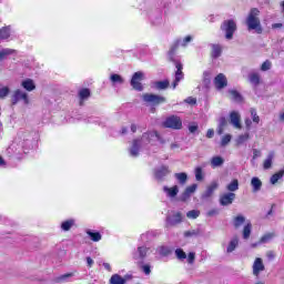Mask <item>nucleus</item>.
<instances>
[{
  "label": "nucleus",
  "mask_w": 284,
  "mask_h": 284,
  "mask_svg": "<svg viewBox=\"0 0 284 284\" xmlns=\"http://www.w3.org/2000/svg\"><path fill=\"white\" fill-rule=\"evenodd\" d=\"M273 161H274V152H270L267 158L263 162L264 170H272Z\"/></svg>",
  "instance_id": "nucleus-30"
},
{
  "label": "nucleus",
  "mask_w": 284,
  "mask_h": 284,
  "mask_svg": "<svg viewBox=\"0 0 284 284\" xmlns=\"http://www.w3.org/2000/svg\"><path fill=\"white\" fill-rule=\"evenodd\" d=\"M187 219H199L201 216V211L192 210L186 213Z\"/></svg>",
  "instance_id": "nucleus-44"
},
{
  "label": "nucleus",
  "mask_w": 284,
  "mask_h": 284,
  "mask_svg": "<svg viewBox=\"0 0 284 284\" xmlns=\"http://www.w3.org/2000/svg\"><path fill=\"white\" fill-rule=\"evenodd\" d=\"M103 267H104V270H106L108 272H112V266H110V263H103Z\"/></svg>",
  "instance_id": "nucleus-63"
},
{
  "label": "nucleus",
  "mask_w": 284,
  "mask_h": 284,
  "mask_svg": "<svg viewBox=\"0 0 284 284\" xmlns=\"http://www.w3.org/2000/svg\"><path fill=\"white\" fill-rule=\"evenodd\" d=\"M87 234H88V236H90L91 241H93L94 243H99V241H101V239H102V235L99 232H93V231L88 230Z\"/></svg>",
  "instance_id": "nucleus-37"
},
{
  "label": "nucleus",
  "mask_w": 284,
  "mask_h": 284,
  "mask_svg": "<svg viewBox=\"0 0 284 284\" xmlns=\"http://www.w3.org/2000/svg\"><path fill=\"white\" fill-rule=\"evenodd\" d=\"M145 74L142 71H138L133 74L131 79V87L133 90H136L138 92H143V84L141 81H143Z\"/></svg>",
  "instance_id": "nucleus-9"
},
{
  "label": "nucleus",
  "mask_w": 284,
  "mask_h": 284,
  "mask_svg": "<svg viewBox=\"0 0 284 284\" xmlns=\"http://www.w3.org/2000/svg\"><path fill=\"white\" fill-rule=\"evenodd\" d=\"M175 257L178 258V261H185L186 258V263H189V265H194V261H196V253L190 252L189 254H186L183 248H176Z\"/></svg>",
  "instance_id": "nucleus-7"
},
{
  "label": "nucleus",
  "mask_w": 284,
  "mask_h": 284,
  "mask_svg": "<svg viewBox=\"0 0 284 284\" xmlns=\"http://www.w3.org/2000/svg\"><path fill=\"white\" fill-rule=\"evenodd\" d=\"M10 101L11 105H19V103L30 105V95L22 89H16L11 94Z\"/></svg>",
  "instance_id": "nucleus-4"
},
{
  "label": "nucleus",
  "mask_w": 284,
  "mask_h": 284,
  "mask_svg": "<svg viewBox=\"0 0 284 284\" xmlns=\"http://www.w3.org/2000/svg\"><path fill=\"white\" fill-rule=\"evenodd\" d=\"M150 236H154V232L149 231V232L142 234L140 239H141V241L145 242V241H150Z\"/></svg>",
  "instance_id": "nucleus-53"
},
{
  "label": "nucleus",
  "mask_w": 284,
  "mask_h": 284,
  "mask_svg": "<svg viewBox=\"0 0 284 284\" xmlns=\"http://www.w3.org/2000/svg\"><path fill=\"white\" fill-rule=\"evenodd\" d=\"M192 236H199V231L191 230V231H185L184 232V237L185 239H192Z\"/></svg>",
  "instance_id": "nucleus-49"
},
{
  "label": "nucleus",
  "mask_w": 284,
  "mask_h": 284,
  "mask_svg": "<svg viewBox=\"0 0 284 284\" xmlns=\"http://www.w3.org/2000/svg\"><path fill=\"white\" fill-rule=\"evenodd\" d=\"M265 270V264L263 263V258L256 257L252 265V274L255 278H261V273Z\"/></svg>",
  "instance_id": "nucleus-10"
},
{
  "label": "nucleus",
  "mask_w": 284,
  "mask_h": 284,
  "mask_svg": "<svg viewBox=\"0 0 284 284\" xmlns=\"http://www.w3.org/2000/svg\"><path fill=\"white\" fill-rule=\"evenodd\" d=\"M245 125H246L247 130H250V128H252V120H250V118H247L245 120Z\"/></svg>",
  "instance_id": "nucleus-62"
},
{
  "label": "nucleus",
  "mask_w": 284,
  "mask_h": 284,
  "mask_svg": "<svg viewBox=\"0 0 284 284\" xmlns=\"http://www.w3.org/2000/svg\"><path fill=\"white\" fill-rule=\"evenodd\" d=\"M243 223H245V216L243 215H237L233 220V225L236 230H239V227L243 225Z\"/></svg>",
  "instance_id": "nucleus-40"
},
{
  "label": "nucleus",
  "mask_w": 284,
  "mask_h": 284,
  "mask_svg": "<svg viewBox=\"0 0 284 284\" xmlns=\"http://www.w3.org/2000/svg\"><path fill=\"white\" fill-rule=\"evenodd\" d=\"M110 284H125L126 280L119 274H113L109 281Z\"/></svg>",
  "instance_id": "nucleus-35"
},
{
  "label": "nucleus",
  "mask_w": 284,
  "mask_h": 284,
  "mask_svg": "<svg viewBox=\"0 0 284 284\" xmlns=\"http://www.w3.org/2000/svg\"><path fill=\"white\" fill-rule=\"evenodd\" d=\"M230 141H232V135L231 134L224 135L221 141L222 148H225V145H227Z\"/></svg>",
  "instance_id": "nucleus-50"
},
{
  "label": "nucleus",
  "mask_w": 284,
  "mask_h": 284,
  "mask_svg": "<svg viewBox=\"0 0 284 284\" xmlns=\"http://www.w3.org/2000/svg\"><path fill=\"white\" fill-rule=\"evenodd\" d=\"M87 264L88 267H92L94 265V260H92V257H87Z\"/></svg>",
  "instance_id": "nucleus-61"
},
{
  "label": "nucleus",
  "mask_w": 284,
  "mask_h": 284,
  "mask_svg": "<svg viewBox=\"0 0 284 284\" xmlns=\"http://www.w3.org/2000/svg\"><path fill=\"white\" fill-rule=\"evenodd\" d=\"M219 190V182L213 181L210 183V185L206 187V190L202 193L201 199L202 201H209V199H212L214 196V192Z\"/></svg>",
  "instance_id": "nucleus-13"
},
{
  "label": "nucleus",
  "mask_w": 284,
  "mask_h": 284,
  "mask_svg": "<svg viewBox=\"0 0 284 284\" xmlns=\"http://www.w3.org/2000/svg\"><path fill=\"white\" fill-rule=\"evenodd\" d=\"M168 174H170V168L169 166H161L159 169H155L154 179L159 183H163V181H165V176H168Z\"/></svg>",
  "instance_id": "nucleus-14"
},
{
  "label": "nucleus",
  "mask_w": 284,
  "mask_h": 284,
  "mask_svg": "<svg viewBox=\"0 0 284 284\" xmlns=\"http://www.w3.org/2000/svg\"><path fill=\"white\" fill-rule=\"evenodd\" d=\"M10 94V87L0 88V99H6Z\"/></svg>",
  "instance_id": "nucleus-45"
},
{
  "label": "nucleus",
  "mask_w": 284,
  "mask_h": 284,
  "mask_svg": "<svg viewBox=\"0 0 284 284\" xmlns=\"http://www.w3.org/2000/svg\"><path fill=\"white\" fill-rule=\"evenodd\" d=\"M11 32H12V27H10V26L2 27L0 29V41H3L6 39H10Z\"/></svg>",
  "instance_id": "nucleus-23"
},
{
  "label": "nucleus",
  "mask_w": 284,
  "mask_h": 284,
  "mask_svg": "<svg viewBox=\"0 0 284 284\" xmlns=\"http://www.w3.org/2000/svg\"><path fill=\"white\" fill-rule=\"evenodd\" d=\"M251 185L253 187V192H260L261 187H263V182L258 178H252Z\"/></svg>",
  "instance_id": "nucleus-34"
},
{
  "label": "nucleus",
  "mask_w": 284,
  "mask_h": 284,
  "mask_svg": "<svg viewBox=\"0 0 284 284\" xmlns=\"http://www.w3.org/2000/svg\"><path fill=\"white\" fill-rule=\"evenodd\" d=\"M182 222H183V214H181V212H176L173 215L166 216L165 227H174Z\"/></svg>",
  "instance_id": "nucleus-12"
},
{
  "label": "nucleus",
  "mask_w": 284,
  "mask_h": 284,
  "mask_svg": "<svg viewBox=\"0 0 284 284\" xmlns=\"http://www.w3.org/2000/svg\"><path fill=\"white\" fill-rule=\"evenodd\" d=\"M261 156V151L257 149L253 150V159H258Z\"/></svg>",
  "instance_id": "nucleus-59"
},
{
  "label": "nucleus",
  "mask_w": 284,
  "mask_h": 284,
  "mask_svg": "<svg viewBox=\"0 0 284 284\" xmlns=\"http://www.w3.org/2000/svg\"><path fill=\"white\" fill-rule=\"evenodd\" d=\"M227 125V120L225 118H220L219 120V126L220 128H225Z\"/></svg>",
  "instance_id": "nucleus-55"
},
{
  "label": "nucleus",
  "mask_w": 284,
  "mask_h": 284,
  "mask_svg": "<svg viewBox=\"0 0 284 284\" xmlns=\"http://www.w3.org/2000/svg\"><path fill=\"white\" fill-rule=\"evenodd\" d=\"M266 256H267V258H270V261H272L273 258H275V254H274V251H268L267 253H266Z\"/></svg>",
  "instance_id": "nucleus-60"
},
{
  "label": "nucleus",
  "mask_w": 284,
  "mask_h": 284,
  "mask_svg": "<svg viewBox=\"0 0 284 284\" xmlns=\"http://www.w3.org/2000/svg\"><path fill=\"white\" fill-rule=\"evenodd\" d=\"M250 140V133H244L237 136L236 139V144L237 145H243L246 141Z\"/></svg>",
  "instance_id": "nucleus-41"
},
{
  "label": "nucleus",
  "mask_w": 284,
  "mask_h": 284,
  "mask_svg": "<svg viewBox=\"0 0 284 284\" xmlns=\"http://www.w3.org/2000/svg\"><path fill=\"white\" fill-rule=\"evenodd\" d=\"M154 139H158V140L160 139L159 132L151 131V132L143 133L141 139H136L133 141L132 146L130 149V156H133V158L139 156V149L150 145V143H152Z\"/></svg>",
  "instance_id": "nucleus-2"
},
{
  "label": "nucleus",
  "mask_w": 284,
  "mask_h": 284,
  "mask_svg": "<svg viewBox=\"0 0 284 284\" xmlns=\"http://www.w3.org/2000/svg\"><path fill=\"white\" fill-rule=\"evenodd\" d=\"M274 239H276V233L268 232L261 236L260 243H262V245H265L267 243H272V241H274Z\"/></svg>",
  "instance_id": "nucleus-21"
},
{
  "label": "nucleus",
  "mask_w": 284,
  "mask_h": 284,
  "mask_svg": "<svg viewBox=\"0 0 284 284\" xmlns=\"http://www.w3.org/2000/svg\"><path fill=\"white\" fill-rule=\"evenodd\" d=\"M248 81L253 85H258V83H261V75L256 72H253V73L248 74Z\"/></svg>",
  "instance_id": "nucleus-36"
},
{
  "label": "nucleus",
  "mask_w": 284,
  "mask_h": 284,
  "mask_svg": "<svg viewBox=\"0 0 284 284\" xmlns=\"http://www.w3.org/2000/svg\"><path fill=\"white\" fill-rule=\"evenodd\" d=\"M214 85L216 90H223L227 88V78L223 73H219L214 79Z\"/></svg>",
  "instance_id": "nucleus-16"
},
{
  "label": "nucleus",
  "mask_w": 284,
  "mask_h": 284,
  "mask_svg": "<svg viewBox=\"0 0 284 284\" xmlns=\"http://www.w3.org/2000/svg\"><path fill=\"white\" fill-rule=\"evenodd\" d=\"M242 236H243L244 241H247V239H250V236H252V223L251 222H247L245 224V226L243 227Z\"/></svg>",
  "instance_id": "nucleus-29"
},
{
  "label": "nucleus",
  "mask_w": 284,
  "mask_h": 284,
  "mask_svg": "<svg viewBox=\"0 0 284 284\" xmlns=\"http://www.w3.org/2000/svg\"><path fill=\"white\" fill-rule=\"evenodd\" d=\"M72 276H74V273H67L63 275H60L59 277H57V283H65L68 281V278H72Z\"/></svg>",
  "instance_id": "nucleus-42"
},
{
  "label": "nucleus",
  "mask_w": 284,
  "mask_h": 284,
  "mask_svg": "<svg viewBox=\"0 0 284 284\" xmlns=\"http://www.w3.org/2000/svg\"><path fill=\"white\" fill-rule=\"evenodd\" d=\"M261 10L252 8L246 17L245 23L247 30H255L256 34H263V27L261 26Z\"/></svg>",
  "instance_id": "nucleus-3"
},
{
  "label": "nucleus",
  "mask_w": 284,
  "mask_h": 284,
  "mask_svg": "<svg viewBox=\"0 0 284 284\" xmlns=\"http://www.w3.org/2000/svg\"><path fill=\"white\" fill-rule=\"evenodd\" d=\"M234 199H236L235 193H224L220 196V205H232V203H234Z\"/></svg>",
  "instance_id": "nucleus-17"
},
{
  "label": "nucleus",
  "mask_w": 284,
  "mask_h": 284,
  "mask_svg": "<svg viewBox=\"0 0 284 284\" xmlns=\"http://www.w3.org/2000/svg\"><path fill=\"white\" fill-rule=\"evenodd\" d=\"M199 185L197 184H191L187 186L184 192L180 195L179 201H182V203H185L194 192H196Z\"/></svg>",
  "instance_id": "nucleus-15"
},
{
  "label": "nucleus",
  "mask_w": 284,
  "mask_h": 284,
  "mask_svg": "<svg viewBox=\"0 0 284 284\" xmlns=\"http://www.w3.org/2000/svg\"><path fill=\"white\" fill-rule=\"evenodd\" d=\"M14 52V50L12 49H2L0 51V61H3V59H6V57H10V54H12Z\"/></svg>",
  "instance_id": "nucleus-43"
},
{
  "label": "nucleus",
  "mask_w": 284,
  "mask_h": 284,
  "mask_svg": "<svg viewBox=\"0 0 284 284\" xmlns=\"http://www.w3.org/2000/svg\"><path fill=\"white\" fill-rule=\"evenodd\" d=\"M206 138L207 139H213L214 138V130L213 129H209L206 132Z\"/></svg>",
  "instance_id": "nucleus-58"
},
{
  "label": "nucleus",
  "mask_w": 284,
  "mask_h": 284,
  "mask_svg": "<svg viewBox=\"0 0 284 284\" xmlns=\"http://www.w3.org/2000/svg\"><path fill=\"white\" fill-rule=\"evenodd\" d=\"M211 48L213 59H219V57H221V52H223V49L219 44H212Z\"/></svg>",
  "instance_id": "nucleus-39"
},
{
  "label": "nucleus",
  "mask_w": 284,
  "mask_h": 284,
  "mask_svg": "<svg viewBox=\"0 0 284 284\" xmlns=\"http://www.w3.org/2000/svg\"><path fill=\"white\" fill-rule=\"evenodd\" d=\"M223 163H225V159H223L220 155L213 156L211 159V168H213V169L221 168V165H223Z\"/></svg>",
  "instance_id": "nucleus-25"
},
{
  "label": "nucleus",
  "mask_w": 284,
  "mask_h": 284,
  "mask_svg": "<svg viewBox=\"0 0 284 284\" xmlns=\"http://www.w3.org/2000/svg\"><path fill=\"white\" fill-rule=\"evenodd\" d=\"M142 100L144 103H149V105H161V103H165L168 99L163 95H156L154 93H144L142 95Z\"/></svg>",
  "instance_id": "nucleus-5"
},
{
  "label": "nucleus",
  "mask_w": 284,
  "mask_h": 284,
  "mask_svg": "<svg viewBox=\"0 0 284 284\" xmlns=\"http://www.w3.org/2000/svg\"><path fill=\"white\" fill-rule=\"evenodd\" d=\"M236 247H239V237L237 236L233 237L230 241V243L226 247V254H232V252H234V250H236Z\"/></svg>",
  "instance_id": "nucleus-24"
},
{
  "label": "nucleus",
  "mask_w": 284,
  "mask_h": 284,
  "mask_svg": "<svg viewBox=\"0 0 284 284\" xmlns=\"http://www.w3.org/2000/svg\"><path fill=\"white\" fill-rule=\"evenodd\" d=\"M197 130H199V124L189 125V131L191 132V134H194V132H196Z\"/></svg>",
  "instance_id": "nucleus-56"
},
{
  "label": "nucleus",
  "mask_w": 284,
  "mask_h": 284,
  "mask_svg": "<svg viewBox=\"0 0 284 284\" xmlns=\"http://www.w3.org/2000/svg\"><path fill=\"white\" fill-rule=\"evenodd\" d=\"M153 88H155V90H168V88H170V81H156L153 83Z\"/></svg>",
  "instance_id": "nucleus-33"
},
{
  "label": "nucleus",
  "mask_w": 284,
  "mask_h": 284,
  "mask_svg": "<svg viewBox=\"0 0 284 284\" xmlns=\"http://www.w3.org/2000/svg\"><path fill=\"white\" fill-rule=\"evenodd\" d=\"M230 121L233 128H235L236 130H241V114L239 112L232 111L230 114Z\"/></svg>",
  "instance_id": "nucleus-18"
},
{
  "label": "nucleus",
  "mask_w": 284,
  "mask_h": 284,
  "mask_svg": "<svg viewBox=\"0 0 284 284\" xmlns=\"http://www.w3.org/2000/svg\"><path fill=\"white\" fill-rule=\"evenodd\" d=\"M110 81L113 85H123L125 83V79L116 73L110 75Z\"/></svg>",
  "instance_id": "nucleus-22"
},
{
  "label": "nucleus",
  "mask_w": 284,
  "mask_h": 284,
  "mask_svg": "<svg viewBox=\"0 0 284 284\" xmlns=\"http://www.w3.org/2000/svg\"><path fill=\"white\" fill-rule=\"evenodd\" d=\"M283 175H284V168L271 176V180H270L271 184L276 185L278 181L283 179Z\"/></svg>",
  "instance_id": "nucleus-28"
},
{
  "label": "nucleus",
  "mask_w": 284,
  "mask_h": 284,
  "mask_svg": "<svg viewBox=\"0 0 284 284\" xmlns=\"http://www.w3.org/2000/svg\"><path fill=\"white\" fill-rule=\"evenodd\" d=\"M150 254V247L142 245L138 246V248L133 252V260L139 261V263H143V260Z\"/></svg>",
  "instance_id": "nucleus-11"
},
{
  "label": "nucleus",
  "mask_w": 284,
  "mask_h": 284,
  "mask_svg": "<svg viewBox=\"0 0 284 284\" xmlns=\"http://www.w3.org/2000/svg\"><path fill=\"white\" fill-rule=\"evenodd\" d=\"M163 192L168 196V199H176L179 195V185L173 186H163Z\"/></svg>",
  "instance_id": "nucleus-19"
},
{
  "label": "nucleus",
  "mask_w": 284,
  "mask_h": 284,
  "mask_svg": "<svg viewBox=\"0 0 284 284\" xmlns=\"http://www.w3.org/2000/svg\"><path fill=\"white\" fill-rule=\"evenodd\" d=\"M163 125L164 128H170L171 130H181V128H183V121L176 115H171L166 118Z\"/></svg>",
  "instance_id": "nucleus-8"
},
{
  "label": "nucleus",
  "mask_w": 284,
  "mask_h": 284,
  "mask_svg": "<svg viewBox=\"0 0 284 284\" xmlns=\"http://www.w3.org/2000/svg\"><path fill=\"white\" fill-rule=\"evenodd\" d=\"M140 267L146 276H149V274L152 272L150 264H141Z\"/></svg>",
  "instance_id": "nucleus-52"
},
{
  "label": "nucleus",
  "mask_w": 284,
  "mask_h": 284,
  "mask_svg": "<svg viewBox=\"0 0 284 284\" xmlns=\"http://www.w3.org/2000/svg\"><path fill=\"white\" fill-rule=\"evenodd\" d=\"M219 212V209H212L206 213V216H217Z\"/></svg>",
  "instance_id": "nucleus-54"
},
{
  "label": "nucleus",
  "mask_w": 284,
  "mask_h": 284,
  "mask_svg": "<svg viewBox=\"0 0 284 284\" xmlns=\"http://www.w3.org/2000/svg\"><path fill=\"white\" fill-rule=\"evenodd\" d=\"M229 94L231 95L232 101H235L236 103H243V95L239 93L236 90H229Z\"/></svg>",
  "instance_id": "nucleus-31"
},
{
  "label": "nucleus",
  "mask_w": 284,
  "mask_h": 284,
  "mask_svg": "<svg viewBox=\"0 0 284 284\" xmlns=\"http://www.w3.org/2000/svg\"><path fill=\"white\" fill-rule=\"evenodd\" d=\"M272 28H273V30H276L278 28H283V23H273Z\"/></svg>",
  "instance_id": "nucleus-64"
},
{
  "label": "nucleus",
  "mask_w": 284,
  "mask_h": 284,
  "mask_svg": "<svg viewBox=\"0 0 284 284\" xmlns=\"http://www.w3.org/2000/svg\"><path fill=\"white\" fill-rule=\"evenodd\" d=\"M73 225H74V220H67L61 223V230H63V232H70Z\"/></svg>",
  "instance_id": "nucleus-38"
},
{
  "label": "nucleus",
  "mask_w": 284,
  "mask_h": 284,
  "mask_svg": "<svg viewBox=\"0 0 284 284\" xmlns=\"http://www.w3.org/2000/svg\"><path fill=\"white\" fill-rule=\"evenodd\" d=\"M174 179H176L180 185H185V183H187V173L185 172L175 173Z\"/></svg>",
  "instance_id": "nucleus-32"
},
{
  "label": "nucleus",
  "mask_w": 284,
  "mask_h": 284,
  "mask_svg": "<svg viewBox=\"0 0 284 284\" xmlns=\"http://www.w3.org/2000/svg\"><path fill=\"white\" fill-rule=\"evenodd\" d=\"M79 97L80 99H88V97H90V89H82L79 92Z\"/></svg>",
  "instance_id": "nucleus-51"
},
{
  "label": "nucleus",
  "mask_w": 284,
  "mask_h": 284,
  "mask_svg": "<svg viewBox=\"0 0 284 284\" xmlns=\"http://www.w3.org/2000/svg\"><path fill=\"white\" fill-rule=\"evenodd\" d=\"M21 88L27 92H33V90H37V84H34V80L26 79L21 82Z\"/></svg>",
  "instance_id": "nucleus-20"
},
{
  "label": "nucleus",
  "mask_w": 284,
  "mask_h": 284,
  "mask_svg": "<svg viewBox=\"0 0 284 284\" xmlns=\"http://www.w3.org/2000/svg\"><path fill=\"white\" fill-rule=\"evenodd\" d=\"M184 101H185V103H189V105H195V103H196V99H194L192 97L185 99Z\"/></svg>",
  "instance_id": "nucleus-57"
},
{
  "label": "nucleus",
  "mask_w": 284,
  "mask_h": 284,
  "mask_svg": "<svg viewBox=\"0 0 284 284\" xmlns=\"http://www.w3.org/2000/svg\"><path fill=\"white\" fill-rule=\"evenodd\" d=\"M250 112H251V116H252L253 123H260L261 122V118L256 113V109H251Z\"/></svg>",
  "instance_id": "nucleus-46"
},
{
  "label": "nucleus",
  "mask_w": 284,
  "mask_h": 284,
  "mask_svg": "<svg viewBox=\"0 0 284 284\" xmlns=\"http://www.w3.org/2000/svg\"><path fill=\"white\" fill-rule=\"evenodd\" d=\"M156 252L158 254H160V256H170V254H172V247L161 245V246H158Z\"/></svg>",
  "instance_id": "nucleus-26"
},
{
  "label": "nucleus",
  "mask_w": 284,
  "mask_h": 284,
  "mask_svg": "<svg viewBox=\"0 0 284 284\" xmlns=\"http://www.w3.org/2000/svg\"><path fill=\"white\" fill-rule=\"evenodd\" d=\"M226 190L229 193L234 194V192H239V180L233 179L227 185Z\"/></svg>",
  "instance_id": "nucleus-27"
},
{
  "label": "nucleus",
  "mask_w": 284,
  "mask_h": 284,
  "mask_svg": "<svg viewBox=\"0 0 284 284\" xmlns=\"http://www.w3.org/2000/svg\"><path fill=\"white\" fill-rule=\"evenodd\" d=\"M195 180L203 181V169L201 166L195 168Z\"/></svg>",
  "instance_id": "nucleus-47"
},
{
  "label": "nucleus",
  "mask_w": 284,
  "mask_h": 284,
  "mask_svg": "<svg viewBox=\"0 0 284 284\" xmlns=\"http://www.w3.org/2000/svg\"><path fill=\"white\" fill-rule=\"evenodd\" d=\"M221 30L225 32V39L230 41L234 38V32H236V22L234 20H225L221 26Z\"/></svg>",
  "instance_id": "nucleus-6"
},
{
  "label": "nucleus",
  "mask_w": 284,
  "mask_h": 284,
  "mask_svg": "<svg viewBox=\"0 0 284 284\" xmlns=\"http://www.w3.org/2000/svg\"><path fill=\"white\" fill-rule=\"evenodd\" d=\"M191 41H192V36H186L184 39L178 40L176 44L173 45L171 48V50L169 51V59H170V61H173L175 63V68H176L175 79L172 83L173 90H176V85H179V82L183 81V78H184L183 63L174 60V52H176V49L179 48V45H182V48H186L187 43H191Z\"/></svg>",
  "instance_id": "nucleus-1"
},
{
  "label": "nucleus",
  "mask_w": 284,
  "mask_h": 284,
  "mask_svg": "<svg viewBox=\"0 0 284 284\" xmlns=\"http://www.w3.org/2000/svg\"><path fill=\"white\" fill-rule=\"evenodd\" d=\"M262 72H267V70H272V62L270 60H266L261 65Z\"/></svg>",
  "instance_id": "nucleus-48"
}]
</instances>
